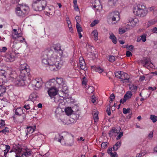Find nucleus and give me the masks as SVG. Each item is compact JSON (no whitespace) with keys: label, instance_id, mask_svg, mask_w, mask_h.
Listing matches in <instances>:
<instances>
[{"label":"nucleus","instance_id":"1","mask_svg":"<svg viewBox=\"0 0 157 157\" xmlns=\"http://www.w3.org/2000/svg\"><path fill=\"white\" fill-rule=\"evenodd\" d=\"M133 12L135 15L140 17L145 16L148 12L144 4H139L133 7Z\"/></svg>","mask_w":157,"mask_h":157},{"label":"nucleus","instance_id":"2","mask_svg":"<svg viewBox=\"0 0 157 157\" xmlns=\"http://www.w3.org/2000/svg\"><path fill=\"white\" fill-rule=\"evenodd\" d=\"M49 67L51 71H57L60 69L62 64L58 61V57L56 55L48 58Z\"/></svg>","mask_w":157,"mask_h":157},{"label":"nucleus","instance_id":"3","mask_svg":"<svg viewBox=\"0 0 157 157\" xmlns=\"http://www.w3.org/2000/svg\"><path fill=\"white\" fill-rule=\"evenodd\" d=\"M64 140L65 144L67 146H71L74 143V138L71 134L67 132L64 133L63 136L61 137Z\"/></svg>","mask_w":157,"mask_h":157},{"label":"nucleus","instance_id":"4","mask_svg":"<svg viewBox=\"0 0 157 157\" xmlns=\"http://www.w3.org/2000/svg\"><path fill=\"white\" fill-rule=\"evenodd\" d=\"M20 77H25L26 75L30 71L29 66L26 63L21 65L20 67Z\"/></svg>","mask_w":157,"mask_h":157},{"label":"nucleus","instance_id":"5","mask_svg":"<svg viewBox=\"0 0 157 157\" xmlns=\"http://www.w3.org/2000/svg\"><path fill=\"white\" fill-rule=\"evenodd\" d=\"M48 92L51 98H54V101L55 102H57L59 101V99L56 98V97L57 95L58 90L55 87L49 88Z\"/></svg>","mask_w":157,"mask_h":157},{"label":"nucleus","instance_id":"6","mask_svg":"<svg viewBox=\"0 0 157 157\" xmlns=\"http://www.w3.org/2000/svg\"><path fill=\"white\" fill-rule=\"evenodd\" d=\"M43 82L41 78H36L31 81L32 84L37 89L40 88L42 85Z\"/></svg>","mask_w":157,"mask_h":157},{"label":"nucleus","instance_id":"7","mask_svg":"<svg viewBox=\"0 0 157 157\" xmlns=\"http://www.w3.org/2000/svg\"><path fill=\"white\" fill-rule=\"evenodd\" d=\"M25 79V77H20L17 78L13 82L15 85L16 86H24L25 84L24 81Z\"/></svg>","mask_w":157,"mask_h":157},{"label":"nucleus","instance_id":"8","mask_svg":"<svg viewBox=\"0 0 157 157\" xmlns=\"http://www.w3.org/2000/svg\"><path fill=\"white\" fill-rule=\"evenodd\" d=\"M54 55H56V53H54L51 49L49 48L43 52L42 56L43 57L49 58L52 57L53 56H54Z\"/></svg>","mask_w":157,"mask_h":157},{"label":"nucleus","instance_id":"9","mask_svg":"<svg viewBox=\"0 0 157 157\" xmlns=\"http://www.w3.org/2000/svg\"><path fill=\"white\" fill-rule=\"evenodd\" d=\"M41 0H36L34 1L32 4V6L34 10L36 11H41L43 10V8L40 4L38 3Z\"/></svg>","mask_w":157,"mask_h":157},{"label":"nucleus","instance_id":"10","mask_svg":"<svg viewBox=\"0 0 157 157\" xmlns=\"http://www.w3.org/2000/svg\"><path fill=\"white\" fill-rule=\"evenodd\" d=\"M8 80L6 72L4 70H0V83H2Z\"/></svg>","mask_w":157,"mask_h":157},{"label":"nucleus","instance_id":"11","mask_svg":"<svg viewBox=\"0 0 157 157\" xmlns=\"http://www.w3.org/2000/svg\"><path fill=\"white\" fill-rule=\"evenodd\" d=\"M110 15L111 16L112 20L113 21H118L120 20L119 13L118 11H115L111 13Z\"/></svg>","mask_w":157,"mask_h":157},{"label":"nucleus","instance_id":"12","mask_svg":"<svg viewBox=\"0 0 157 157\" xmlns=\"http://www.w3.org/2000/svg\"><path fill=\"white\" fill-rule=\"evenodd\" d=\"M55 83H56V79L55 78L52 79L46 82L45 87L48 89L51 87H55Z\"/></svg>","mask_w":157,"mask_h":157},{"label":"nucleus","instance_id":"13","mask_svg":"<svg viewBox=\"0 0 157 157\" xmlns=\"http://www.w3.org/2000/svg\"><path fill=\"white\" fill-rule=\"evenodd\" d=\"M142 63L143 64V66L144 67H147H147L152 68L153 67V65L151 62L150 59H146L142 61Z\"/></svg>","mask_w":157,"mask_h":157},{"label":"nucleus","instance_id":"14","mask_svg":"<svg viewBox=\"0 0 157 157\" xmlns=\"http://www.w3.org/2000/svg\"><path fill=\"white\" fill-rule=\"evenodd\" d=\"M19 6L17 7H19L20 9L24 12H26V13L28 14L29 11V7L27 5L25 4L22 3L19 4Z\"/></svg>","mask_w":157,"mask_h":157},{"label":"nucleus","instance_id":"15","mask_svg":"<svg viewBox=\"0 0 157 157\" xmlns=\"http://www.w3.org/2000/svg\"><path fill=\"white\" fill-rule=\"evenodd\" d=\"M6 60L8 62H12L14 60V57L10 52H8L6 55Z\"/></svg>","mask_w":157,"mask_h":157},{"label":"nucleus","instance_id":"16","mask_svg":"<svg viewBox=\"0 0 157 157\" xmlns=\"http://www.w3.org/2000/svg\"><path fill=\"white\" fill-rule=\"evenodd\" d=\"M120 79H121V81L123 82H124V81L125 82H127V81L129 79V77L126 73L122 72Z\"/></svg>","mask_w":157,"mask_h":157},{"label":"nucleus","instance_id":"17","mask_svg":"<svg viewBox=\"0 0 157 157\" xmlns=\"http://www.w3.org/2000/svg\"><path fill=\"white\" fill-rule=\"evenodd\" d=\"M16 10V14L19 16L23 17H24L26 14H27L26 13V12H24L21 10L20 9L19 7H17Z\"/></svg>","mask_w":157,"mask_h":157},{"label":"nucleus","instance_id":"18","mask_svg":"<svg viewBox=\"0 0 157 157\" xmlns=\"http://www.w3.org/2000/svg\"><path fill=\"white\" fill-rule=\"evenodd\" d=\"M31 154L32 151L30 149L26 148L23 151V153L21 154V156H23L24 155L26 157H29Z\"/></svg>","mask_w":157,"mask_h":157},{"label":"nucleus","instance_id":"19","mask_svg":"<svg viewBox=\"0 0 157 157\" xmlns=\"http://www.w3.org/2000/svg\"><path fill=\"white\" fill-rule=\"evenodd\" d=\"M94 5L93 6V8H97V10L102 9V6L101 5L100 2L99 0H95L94 1Z\"/></svg>","mask_w":157,"mask_h":157},{"label":"nucleus","instance_id":"20","mask_svg":"<svg viewBox=\"0 0 157 157\" xmlns=\"http://www.w3.org/2000/svg\"><path fill=\"white\" fill-rule=\"evenodd\" d=\"M17 76L16 72L14 71H11L10 74V79L13 82L17 77Z\"/></svg>","mask_w":157,"mask_h":157},{"label":"nucleus","instance_id":"21","mask_svg":"<svg viewBox=\"0 0 157 157\" xmlns=\"http://www.w3.org/2000/svg\"><path fill=\"white\" fill-rule=\"evenodd\" d=\"M54 49L56 52H59V56H61L63 54V51L61 49L59 44H57L54 47Z\"/></svg>","mask_w":157,"mask_h":157},{"label":"nucleus","instance_id":"22","mask_svg":"<svg viewBox=\"0 0 157 157\" xmlns=\"http://www.w3.org/2000/svg\"><path fill=\"white\" fill-rule=\"evenodd\" d=\"M13 31L15 32V33H13L12 35V37L13 39H16L17 38L20 37L22 36V34L21 33H18L17 32V29H14Z\"/></svg>","mask_w":157,"mask_h":157},{"label":"nucleus","instance_id":"23","mask_svg":"<svg viewBox=\"0 0 157 157\" xmlns=\"http://www.w3.org/2000/svg\"><path fill=\"white\" fill-rule=\"evenodd\" d=\"M76 27L79 37L80 38H81L82 36L81 34V32L82 31V29L80 24H76Z\"/></svg>","mask_w":157,"mask_h":157},{"label":"nucleus","instance_id":"24","mask_svg":"<svg viewBox=\"0 0 157 157\" xmlns=\"http://www.w3.org/2000/svg\"><path fill=\"white\" fill-rule=\"evenodd\" d=\"M109 38L110 39L112 42L114 44H116L117 43V38L116 36L114 35L112 33H109Z\"/></svg>","mask_w":157,"mask_h":157},{"label":"nucleus","instance_id":"25","mask_svg":"<svg viewBox=\"0 0 157 157\" xmlns=\"http://www.w3.org/2000/svg\"><path fill=\"white\" fill-rule=\"evenodd\" d=\"M121 142H117L116 144L114 145L113 147V151H117L118 149L120 147L121 145Z\"/></svg>","mask_w":157,"mask_h":157},{"label":"nucleus","instance_id":"26","mask_svg":"<svg viewBox=\"0 0 157 157\" xmlns=\"http://www.w3.org/2000/svg\"><path fill=\"white\" fill-rule=\"evenodd\" d=\"M95 71L99 73H101L103 71V69L101 68L100 66H94L93 67Z\"/></svg>","mask_w":157,"mask_h":157},{"label":"nucleus","instance_id":"27","mask_svg":"<svg viewBox=\"0 0 157 157\" xmlns=\"http://www.w3.org/2000/svg\"><path fill=\"white\" fill-rule=\"evenodd\" d=\"M91 35L94 36V40L97 41L98 40V34L96 30H94L91 33Z\"/></svg>","mask_w":157,"mask_h":157},{"label":"nucleus","instance_id":"28","mask_svg":"<svg viewBox=\"0 0 157 157\" xmlns=\"http://www.w3.org/2000/svg\"><path fill=\"white\" fill-rule=\"evenodd\" d=\"M6 92V88L4 86L0 85V97L3 96Z\"/></svg>","mask_w":157,"mask_h":157},{"label":"nucleus","instance_id":"29","mask_svg":"<svg viewBox=\"0 0 157 157\" xmlns=\"http://www.w3.org/2000/svg\"><path fill=\"white\" fill-rule=\"evenodd\" d=\"M93 117L94 118V121L95 122H97L98 119V112L97 111H94L93 113Z\"/></svg>","mask_w":157,"mask_h":157},{"label":"nucleus","instance_id":"30","mask_svg":"<svg viewBox=\"0 0 157 157\" xmlns=\"http://www.w3.org/2000/svg\"><path fill=\"white\" fill-rule=\"evenodd\" d=\"M65 112L68 116L71 115L72 112V110L71 108L67 107L65 109Z\"/></svg>","mask_w":157,"mask_h":157},{"label":"nucleus","instance_id":"31","mask_svg":"<svg viewBox=\"0 0 157 157\" xmlns=\"http://www.w3.org/2000/svg\"><path fill=\"white\" fill-rule=\"evenodd\" d=\"M132 95V92L130 91H128L124 96V98H125L126 99H128L130 98Z\"/></svg>","mask_w":157,"mask_h":157},{"label":"nucleus","instance_id":"32","mask_svg":"<svg viewBox=\"0 0 157 157\" xmlns=\"http://www.w3.org/2000/svg\"><path fill=\"white\" fill-rule=\"evenodd\" d=\"M38 97V96L36 94L33 93L30 96V98L33 101L35 100Z\"/></svg>","mask_w":157,"mask_h":157},{"label":"nucleus","instance_id":"33","mask_svg":"<svg viewBox=\"0 0 157 157\" xmlns=\"http://www.w3.org/2000/svg\"><path fill=\"white\" fill-rule=\"evenodd\" d=\"M62 136H61L59 134H57L56 137L54 138V140L56 141H57L59 142H61V140H63V139L61 137Z\"/></svg>","mask_w":157,"mask_h":157},{"label":"nucleus","instance_id":"34","mask_svg":"<svg viewBox=\"0 0 157 157\" xmlns=\"http://www.w3.org/2000/svg\"><path fill=\"white\" fill-rule=\"evenodd\" d=\"M56 81V83H57L59 85H62L63 84V81L62 78H57Z\"/></svg>","mask_w":157,"mask_h":157},{"label":"nucleus","instance_id":"35","mask_svg":"<svg viewBox=\"0 0 157 157\" xmlns=\"http://www.w3.org/2000/svg\"><path fill=\"white\" fill-rule=\"evenodd\" d=\"M22 110L20 108H17L15 111V114L17 115H21Z\"/></svg>","mask_w":157,"mask_h":157},{"label":"nucleus","instance_id":"36","mask_svg":"<svg viewBox=\"0 0 157 157\" xmlns=\"http://www.w3.org/2000/svg\"><path fill=\"white\" fill-rule=\"evenodd\" d=\"M94 89L93 87L92 86H89L87 92L89 94L92 93L94 92Z\"/></svg>","mask_w":157,"mask_h":157},{"label":"nucleus","instance_id":"37","mask_svg":"<svg viewBox=\"0 0 157 157\" xmlns=\"http://www.w3.org/2000/svg\"><path fill=\"white\" fill-rule=\"evenodd\" d=\"M150 119L152 120L154 123L157 121V116L151 115L150 116Z\"/></svg>","mask_w":157,"mask_h":157},{"label":"nucleus","instance_id":"38","mask_svg":"<svg viewBox=\"0 0 157 157\" xmlns=\"http://www.w3.org/2000/svg\"><path fill=\"white\" fill-rule=\"evenodd\" d=\"M117 1L118 0H109L108 3L110 6H114Z\"/></svg>","mask_w":157,"mask_h":157},{"label":"nucleus","instance_id":"39","mask_svg":"<svg viewBox=\"0 0 157 157\" xmlns=\"http://www.w3.org/2000/svg\"><path fill=\"white\" fill-rule=\"evenodd\" d=\"M68 19V18H67V24H68V27L69 28L70 31L72 32L73 31V29L71 24V22L70 20Z\"/></svg>","mask_w":157,"mask_h":157},{"label":"nucleus","instance_id":"40","mask_svg":"<svg viewBox=\"0 0 157 157\" xmlns=\"http://www.w3.org/2000/svg\"><path fill=\"white\" fill-rule=\"evenodd\" d=\"M43 58L42 60V63L44 64H48L49 66L48 58H48H45L43 57Z\"/></svg>","mask_w":157,"mask_h":157},{"label":"nucleus","instance_id":"41","mask_svg":"<svg viewBox=\"0 0 157 157\" xmlns=\"http://www.w3.org/2000/svg\"><path fill=\"white\" fill-rule=\"evenodd\" d=\"M117 130L115 128H112L111 129L109 132V134L110 137L112 136L114 133H115V131H116Z\"/></svg>","mask_w":157,"mask_h":157},{"label":"nucleus","instance_id":"42","mask_svg":"<svg viewBox=\"0 0 157 157\" xmlns=\"http://www.w3.org/2000/svg\"><path fill=\"white\" fill-rule=\"evenodd\" d=\"M79 64L80 66L86 65L83 58L82 57L79 58Z\"/></svg>","mask_w":157,"mask_h":157},{"label":"nucleus","instance_id":"43","mask_svg":"<svg viewBox=\"0 0 157 157\" xmlns=\"http://www.w3.org/2000/svg\"><path fill=\"white\" fill-rule=\"evenodd\" d=\"M137 86L134 85H130L129 86V89L131 90L132 91H136L137 90Z\"/></svg>","mask_w":157,"mask_h":157},{"label":"nucleus","instance_id":"44","mask_svg":"<svg viewBox=\"0 0 157 157\" xmlns=\"http://www.w3.org/2000/svg\"><path fill=\"white\" fill-rule=\"evenodd\" d=\"M23 151L21 148L20 147H18L17 149H15V152L17 154H20L22 152H23Z\"/></svg>","mask_w":157,"mask_h":157},{"label":"nucleus","instance_id":"45","mask_svg":"<svg viewBox=\"0 0 157 157\" xmlns=\"http://www.w3.org/2000/svg\"><path fill=\"white\" fill-rule=\"evenodd\" d=\"M41 6L43 8L44 10L45 8V7L46 6L47 2L46 1L44 0H42L41 1V4H40Z\"/></svg>","mask_w":157,"mask_h":157},{"label":"nucleus","instance_id":"46","mask_svg":"<svg viewBox=\"0 0 157 157\" xmlns=\"http://www.w3.org/2000/svg\"><path fill=\"white\" fill-rule=\"evenodd\" d=\"M34 129L32 127H28L27 129V132L26 134L27 135V133H32L34 131Z\"/></svg>","mask_w":157,"mask_h":157},{"label":"nucleus","instance_id":"47","mask_svg":"<svg viewBox=\"0 0 157 157\" xmlns=\"http://www.w3.org/2000/svg\"><path fill=\"white\" fill-rule=\"evenodd\" d=\"M123 112L124 114H126L128 113H129L130 111V108H128L126 109L125 108H123Z\"/></svg>","mask_w":157,"mask_h":157},{"label":"nucleus","instance_id":"48","mask_svg":"<svg viewBox=\"0 0 157 157\" xmlns=\"http://www.w3.org/2000/svg\"><path fill=\"white\" fill-rule=\"evenodd\" d=\"M115 60V58L113 56H109V61L111 62H113Z\"/></svg>","mask_w":157,"mask_h":157},{"label":"nucleus","instance_id":"49","mask_svg":"<svg viewBox=\"0 0 157 157\" xmlns=\"http://www.w3.org/2000/svg\"><path fill=\"white\" fill-rule=\"evenodd\" d=\"M146 35L144 34L140 36V37H141V39L142 40V41L143 42H145L146 40Z\"/></svg>","mask_w":157,"mask_h":157},{"label":"nucleus","instance_id":"50","mask_svg":"<svg viewBox=\"0 0 157 157\" xmlns=\"http://www.w3.org/2000/svg\"><path fill=\"white\" fill-rule=\"evenodd\" d=\"M10 132L9 128L7 127H6L5 128L1 131H0V133L2 132L6 133V132Z\"/></svg>","mask_w":157,"mask_h":157},{"label":"nucleus","instance_id":"51","mask_svg":"<svg viewBox=\"0 0 157 157\" xmlns=\"http://www.w3.org/2000/svg\"><path fill=\"white\" fill-rule=\"evenodd\" d=\"M98 22L99 21L98 20H95L90 24V26L91 27H93L95 25L98 23Z\"/></svg>","mask_w":157,"mask_h":157},{"label":"nucleus","instance_id":"52","mask_svg":"<svg viewBox=\"0 0 157 157\" xmlns=\"http://www.w3.org/2000/svg\"><path fill=\"white\" fill-rule=\"evenodd\" d=\"M122 72L121 71L116 72L115 74V76L117 78H120Z\"/></svg>","mask_w":157,"mask_h":157},{"label":"nucleus","instance_id":"53","mask_svg":"<svg viewBox=\"0 0 157 157\" xmlns=\"http://www.w3.org/2000/svg\"><path fill=\"white\" fill-rule=\"evenodd\" d=\"M123 134V132H120L116 138V139L117 140H119L122 136Z\"/></svg>","mask_w":157,"mask_h":157},{"label":"nucleus","instance_id":"54","mask_svg":"<svg viewBox=\"0 0 157 157\" xmlns=\"http://www.w3.org/2000/svg\"><path fill=\"white\" fill-rule=\"evenodd\" d=\"M87 80L86 79V78L84 77L83 78L82 80V83L83 85H84V86H86V85Z\"/></svg>","mask_w":157,"mask_h":157},{"label":"nucleus","instance_id":"55","mask_svg":"<svg viewBox=\"0 0 157 157\" xmlns=\"http://www.w3.org/2000/svg\"><path fill=\"white\" fill-rule=\"evenodd\" d=\"M126 31L125 29H123L122 28H120L119 29V33L120 34H122L125 33Z\"/></svg>","mask_w":157,"mask_h":157},{"label":"nucleus","instance_id":"56","mask_svg":"<svg viewBox=\"0 0 157 157\" xmlns=\"http://www.w3.org/2000/svg\"><path fill=\"white\" fill-rule=\"evenodd\" d=\"M91 101L94 104H96L97 103L96 100V97L94 95L92 96Z\"/></svg>","mask_w":157,"mask_h":157},{"label":"nucleus","instance_id":"57","mask_svg":"<svg viewBox=\"0 0 157 157\" xmlns=\"http://www.w3.org/2000/svg\"><path fill=\"white\" fill-rule=\"evenodd\" d=\"M108 143L107 142H103L101 144V147L102 148H105L107 146Z\"/></svg>","mask_w":157,"mask_h":157},{"label":"nucleus","instance_id":"58","mask_svg":"<svg viewBox=\"0 0 157 157\" xmlns=\"http://www.w3.org/2000/svg\"><path fill=\"white\" fill-rule=\"evenodd\" d=\"M75 19L76 21V24H79V23L81 21L79 17L78 16H76L75 17Z\"/></svg>","mask_w":157,"mask_h":157},{"label":"nucleus","instance_id":"59","mask_svg":"<svg viewBox=\"0 0 157 157\" xmlns=\"http://www.w3.org/2000/svg\"><path fill=\"white\" fill-rule=\"evenodd\" d=\"M114 98H115L114 95L113 94H112L110 95V97H109L110 101H113V99Z\"/></svg>","mask_w":157,"mask_h":157},{"label":"nucleus","instance_id":"60","mask_svg":"<svg viewBox=\"0 0 157 157\" xmlns=\"http://www.w3.org/2000/svg\"><path fill=\"white\" fill-rule=\"evenodd\" d=\"M7 49V48L6 47H3L2 48H0V52H5Z\"/></svg>","mask_w":157,"mask_h":157},{"label":"nucleus","instance_id":"61","mask_svg":"<svg viewBox=\"0 0 157 157\" xmlns=\"http://www.w3.org/2000/svg\"><path fill=\"white\" fill-rule=\"evenodd\" d=\"M126 55L127 57H129L132 56V54L129 51H127L126 53Z\"/></svg>","mask_w":157,"mask_h":157},{"label":"nucleus","instance_id":"62","mask_svg":"<svg viewBox=\"0 0 157 157\" xmlns=\"http://www.w3.org/2000/svg\"><path fill=\"white\" fill-rule=\"evenodd\" d=\"M24 108H25L26 110H28L30 109V105L29 104H26L24 105Z\"/></svg>","mask_w":157,"mask_h":157},{"label":"nucleus","instance_id":"63","mask_svg":"<svg viewBox=\"0 0 157 157\" xmlns=\"http://www.w3.org/2000/svg\"><path fill=\"white\" fill-rule=\"evenodd\" d=\"M133 47H134L133 45H131L127 48V49L129 51H132L133 49Z\"/></svg>","mask_w":157,"mask_h":157},{"label":"nucleus","instance_id":"64","mask_svg":"<svg viewBox=\"0 0 157 157\" xmlns=\"http://www.w3.org/2000/svg\"><path fill=\"white\" fill-rule=\"evenodd\" d=\"M110 155L111 157H117V153L116 152L111 153V154Z\"/></svg>","mask_w":157,"mask_h":157}]
</instances>
